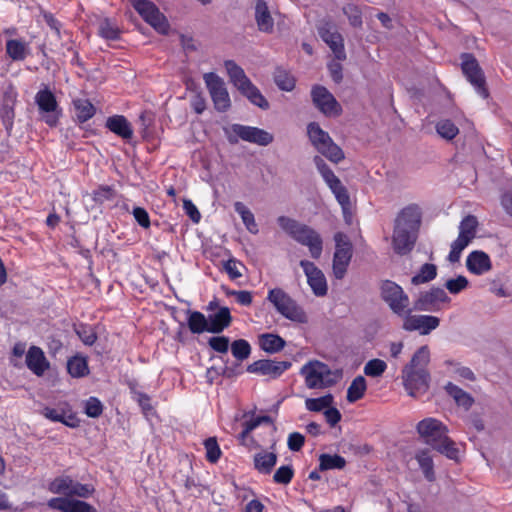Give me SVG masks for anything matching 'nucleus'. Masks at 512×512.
<instances>
[{
  "label": "nucleus",
  "mask_w": 512,
  "mask_h": 512,
  "mask_svg": "<svg viewBox=\"0 0 512 512\" xmlns=\"http://www.w3.org/2000/svg\"><path fill=\"white\" fill-rule=\"evenodd\" d=\"M429 361L430 351L427 346H422L402 369L403 385L409 396L418 397L428 390L430 374L427 366Z\"/></svg>",
  "instance_id": "nucleus-1"
},
{
  "label": "nucleus",
  "mask_w": 512,
  "mask_h": 512,
  "mask_svg": "<svg viewBox=\"0 0 512 512\" xmlns=\"http://www.w3.org/2000/svg\"><path fill=\"white\" fill-rule=\"evenodd\" d=\"M417 432L423 441L451 460H458L459 449L448 436V428L440 420L425 418L417 424Z\"/></svg>",
  "instance_id": "nucleus-2"
},
{
  "label": "nucleus",
  "mask_w": 512,
  "mask_h": 512,
  "mask_svg": "<svg viewBox=\"0 0 512 512\" xmlns=\"http://www.w3.org/2000/svg\"><path fill=\"white\" fill-rule=\"evenodd\" d=\"M277 223L293 240L307 247L313 259L321 257L323 239L315 229L287 216L278 217Z\"/></svg>",
  "instance_id": "nucleus-3"
},
{
  "label": "nucleus",
  "mask_w": 512,
  "mask_h": 512,
  "mask_svg": "<svg viewBox=\"0 0 512 512\" xmlns=\"http://www.w3.org/2000/svg\"><path fill=\"white\" fill-rule=\"evenodd\" d=\"M308 389L323 390L331 388L342 379L340 370L332 369L324 362L310 360L299 371Z\"/></svg>",
  "instance_id": "nucleus-4"
},
{
  "label": "nucleus",
  "mask_w": 512,
  "mask_h": 512,
  "mask_svg": "<svg viewBox=\"0 0 512 512\" xmlns=\"http://www.w3.org/2000/svg\"><path fill=\"white\" fill-rule=\"evenodd\" d=\"M313 162L317 171L322 176L324 182L334 194L337 202L340 204L346 222H350V196L346 187L341 183L340 179L334 174L326 162L320 157L315 156Z\"/></svg>",
  "instance_id": "nucleus-5"
},
{
  "label": "nucleus",
  "mask_w": 512,
  "mask_h": 512,
  "mask_svg": "<svg viewBox=\"0 0 512 512\" xmlns=\"http://www.w3.org/2000/svg\"><path fill=\"white\" fill-rule=\"evenodd\" d=\"M307 130L313 146L329 161L337 164L344 159L342 149L333 142L329 134L322 130L317 123H310Z\"/></svg>",
  "instance_id": "nucleus-6"
},
{
  "label": "nucleus",
  "mask_w": 512,
  "mask_h": 512,
  "mask_svg": "<svg viewBox=\"0 0 512 512\" xmlns=\"http://www.w3.org/2000/svg\"><path fill=\"white\" fill-rule=\"evenodd\" d=\"M225 133L231 144H236L241 139L259 146H267L274 140V136L264 129L241 124L231 125L225 129Z\"/></svg>",
  "instance_id": "nucleus-7"
},
{
  "label": "nucleus",
  "mask_w": 512,
  "mask_h": 512,
  "mask_svg": "<svg viewBox=\"0 0 512 512\" xmlns=\"http://www.w3.org/2000/svg\"><path fill=\"white\" fill-rule=\"evenodd\" d=\"M267 298L278 313L285 318L298 323L307 322V315L304 310L282 289H271Z\"/></svg>",
  "instance_id": "nucleus-8"
},
{
  "label": "nucleus",
  "mask_w": 512,
  "mask_h": 512,
  "mask_svg": "<svg viewBox=\"0 0 512 512\" xmlns=\"http://www.w3.org/2000/svg\"><path fill=\"white\" fill-rule=\"evenodd\" d=\"M380 291L381 298L393 313L398 316H403L404 314L411 312V309L409 308V297L401 286L393 281L385 280L381 284Z\"/></svg>",
  "instance_id": "nucleus-9"
},
{
  "label": "nucleus",
  "mask_w": 512,
  "mask_h": 512,
  "mask_svg": "<svg viewBox=\"0 0 512 512\" xmlns=\"http://www.w3.org/2000/svg\"><path fill=\"white\" fill-rule=\"evenodd\" d=\"M477 228L478 220L473 215L466 216L460 222L458 237L452 242L451 250L448 255V260L451 263L459 261L462 251L476 237Z\"/></svg>",
  "instance_id": "nucleus-10"
},
{
  "label": "nucleus",
  "mask_w": 512,
  "mask_h": 512,
  "mask_svg": "<svg viewBox=\"0 0 512 512\" xmlns=\"http://www.w3.org/2000/svg\"><path fill=\"white\" fill-rule=\"evenodd\" d=\"M203 80L218 112H226L231 107V99L224 80L213 72L205 73Z\"/></svg>",
  "instance_id": "nucleus-11"
},
{
  "label": "nucleus",
  "mask_w": 512,
  "mask_h": 512,
  "mask_svg": "<svg viewBox=\"0 0 512 512\" xmlns=\"http://www.w3.org/2000/svg\"><path fill=\"white\" fill-rule=\"evenodd\" d=\"M130 2L141 17L156 31L161 34L168 33L169 23L153 2L149 0H130Z\"/></svg>",
  "instance_id": "nucleus-12"
},
{
  "label": "nucleus",
  "mask_w": 512,
  "mask_h": 512,
  "mask_svg": "<svg viewBox=\"0 0 512 512\" xmlns=\"http://www.w3.org/2000/svg\"><path fill=\"white\" fill-rule=\"evenodd\" d=\"M35 103L45 123L51 127L56 126L61 115V109L52 91L47 87L39 90L35 95Z\"/></svg>",
  "instance_id": "nucleus-13"
},
{
  "label": "nucleus",
  "mask_w": 512,
  "mask_h": 512,
  "mask_svg": "<svg viewBox=\"0 0 512 512\" xmlns=\"http://www.w3.org/2000/svg\"><path fill=\"white\" fill-rule=\"evenodd\" d=\"M462 71L476 92L484 99L489 96L481 67L471 54L462 55Z\"/></svg>",
  "instance_id": "nucleus-14"
},
{
  "label": "nucleus",
  "mask_w": 512,
  "mask_h": 512,
  "mask_svg": "<svg viewBox=\"0 0 512 512\" xmlns=\"http://www.w3.org/2000/svg\"><path fill=\"white\" fill-rule=\"evenodd\" d=\"M450 297L440 287H433L428 291L421 292L413 303L414 310L437 312L443 304H449Z\"/></svg>",
  "instance_id": "nucleus-15"
},
{
  "label": "nucleus",
  "mask_w": 512,
  "mask_h": 512,
  "mask_svg": "<svg viewBox=\"0 0 512 512\" xmlns=\"http://www.w3.org/2000/svg\"><path fill=\"white\" fill-rule=\"evenodd\" d=\"M311 96L314 105L321 113L328 117L339 116L342 112L341 105L335 97L323 86L312 88Z\"/></svg>",
  "instance_id": "nucleus-16"
},
{
  "label": "nucleus",
  "mask_w": 512,
  "mask_h": 512,
  "mask_svg": "<svg viewBox=\"0 0 512 512\" xmlns=\"http://www.w3.org/2000/svg\"><path fill=\"white\" fill-rule=\"evenodd\" d=\"M403 317L402 328L406 331H418L421 335L429 334L440 325V319L432 315H416L408 312Z\"/></svg>",
  "instance_id": "nucleus-17"
},
{
  "label": "nucleus",
  "mask_w": 512,
  "mask_h": 512,
  "mask_svg": "<svg viewBox=\"0 0 512 512\" xmlns=\"http://www.w3.org/2000/svg\"><path fill=\"white\" fill-rule=\"evenodd\" d=\"M300 266L307 277V283L314 295L318 297L325 296L328 291V285L323 272L313 262L308 260H301Z\"/></svg>",
  "instance_id": "nucleus-18"
},
{
  "label": "nucleus",
  "mask_w": 512,
  "mask_h": 512,
  "mask_svg": "<svg viewBox=\"0 0 512 512\" xmlns=\"http://www.w3.org/2000/svg\"><path fill=\"white\" fill-rule=\"evenodd\" d=\"M422 211L418 204H409L398 213L394 226L418 233Z\"/></svg>",
  "instance_id": "nucleus-19"
},
{
  "label": "nucleus",
  "mask_w": 512,
  "mask_h": 512,
  "mask_svg": "<svg viewBox=\"0 0 512 512\" xmlns=\"http://www.w3.org/2000/svg\"><path fill=\"white\" fill-rule=\"evenodd\" d=\"M290 367L291 362L289 361L259 360L249 365L248 371L276 378Z\"/></svg>",
  "instance_id": "nucleus-20"
},
{
  "label": "nucleus",
  "mask_w": 512,
  "mask_h": 512,
  "mask_svg": "<svg viewBox=\"0 0 512 512\" xmlns=\"http://www.w3.org/2000/svg\"><path fill=\"white\" fill-rule=\"evenodd\" d=\"M319 34L322 40L329 46L337 60L341 61L346 59L343 37L335 28L330 26L321 27Z\"/></svg>",
  "instance_id": "nucleus-21"
},
{
  "label": "nucleus",
  "mask_w": 512,
  "mask_h": 512,
  "mask_svg": "<svg viewBox=\"0 0 512 512\" xmlns=\"http://www.w3.org/2000/svg\"><path fill=\"white\" fill-rule=\"evenodd\" d=\"M416 239V232L394 226L392 245L396 253L404 255L410 252L414 247Z\"/></svg>",
  "instance_id": "nucleus-22"
},
{
  "label": "nucleus",
  "mask_w": 512,
  "mask_h": 512,
  "mask_svg": "<svg viewBox=\"0 0 512 512\" xmlns=\"http://www.w3.org/2000/svg\"><path fill=\"white\" fill-rule=\"evenodd\" d=\"M47 505L61 512H97L90 504L70 498H51Z\"/></svg>",
  "instance_id": "nucleus-23"
},
{
  "label": "nucleus",
  "mask_w": 512,
  "mask_h": 512,
  "mask_svg": "<svg viewBox=\"0 0 512 512\" xmlns=\"http://www.w3.org/2000/svg\"><path fill=\"white\" fill-rule=\"evenodd\" d=\"M466 267L472 274L483 275L492 269V263L487 253L475 250L467 256Z\"/></svg>",
  "instance_id": "nucleus-24"
},
{
  "label": "nucleus",
  "mask_w": 512,
  "mask_h": 512,
  "mask_svg": "<svg viewBox=\"0 0 512 512\" xmlns=\"http://www.w3.org/2000/svg\"><path fill=\"white\" fill-rule=\"evenodd\" d=\"M26 365L37 376H42L49 368L44 352L37 346H31L27 351Z\"/></svg>",
  "instance_id": "nucleus-25"
},
{
  "label": "nucleus",
  "mask_w": 512,
  "mask_h": 512,
  "mask_svg": "<svg viewBox=\"0 0 512 512\" xmlns=\"http://www.w3.org/2000/svg\"><path fill=\"white\" fill-rule=\"evenodd\" d=\"M106 127L111 132L126 141H129L133 138L134 131L132 125L123 115H114L108 117L106 120Z\"/></svg>",
  "instance_id": "nucleus-26"
},
{
  "label": "nucleus",
  "mask_w": 512,
  "mask_h": 512,
  "mask_svg": "<svg viewBox=\"0 0 512 512\" xmlns=\"http://www.w3.org/2000/svg\"><path fill=\"white\" fill-rule=\"evenodd\" d=\"M255 21L258 29L264 33H271L274 27V19L264 0L255 3Z\"/></svg>",
  "instance_id": "nucleus-27"
},
{
  "label": "nucleus",
  "mask_w": 512,
  "mask_h": 512,
  "mask_svg": "<svg viewBox=\"0 0 512 512\" xmlns=\"http://www.w3.org/2000/svg\"><path fill=\"white\" fill-rule=\"evenodd\" d=\"M352 257V246L336 248L333 257V274L337 279H342Z\"/></svg>",
  "instance_id": "nucleus-28"
},
{
  "label": "nucleus",
  "mask_w": 512,
  "mask_h": 512,
  "mask_svg": "<svg viewBox=\"0 0 512 512\" xmlns=\"http://www.w3.org/2000/svg\"><path fill=\"white\" fill-rule=\"evenodd\" d=\"M208 328L209 333H220L231 323L230 310L227 307H221L216 313L209 315Z\"/></svg>",
  "instance_id": "nucleus-29"
},
{
  "label": "nucleus",
  "mask_w": 512,
  "mask_h": 512,
  "mask_svg": "<svg viewBox=\"0 0 512 512\" xmlns=\"http://www.w3.org/2000/svg\"><path fill=\"white\" fill-rule=\"evenodd\" d=\"M42 414L47 419L54 422H61L68 427H77L79 425V421L76 416L70 411H65L64 409H56L46 407L43 409Z\"/></svg>",
  "instance_id": "nucleus-30"
},
{
  "label": "nucleus",
  "mask_w": 512,
  "mask_h": 512,
  "mask_svg": "<svg viewBox=\"0 0 512 512\" xmlns=\"http://www.w3.org/2000/svg\"><path fill=\"white\" fill-rule=\"evenodd\" d=\"M227 74L230 78L231 83L241 91L248 84L251 83L249 78L246 76L244 70L232 60H227L224 63Z\"/></svg>",
  "instance_id": "nucleus-31"
},
{
  "label": "nucleus",
  "mask_w": 512,
  "mask_h": 512,
  "mask_svg": "<svg viewBox=\"0 0 512 512\" xmlns=\"http://www.w3.org/2000/svg\"><path fill=\"white\" fill-rule=\"evenodd\" d=\"M17 101V93L8 92L5 96L4 103L0 109V118L7 131H10L14 120V104Z\"/></svg>",
  "instance_id": "nucleus-32"
},
{
  "label": "nucleus",
  "mask_w": 512,
  "mask_h": 512,
  "mask_svg": "<svg viewBox=\"0 0 512 512\" xmlns=\"http://www.w3.org/2000/svg\"><path fill=\"white\" fill-rule=\"evenodd\" d=\"M415 459L422 470L424 477L430 482L434 481L435 472L431 451L427 448L420 449L415 453Z\"/></svg>",
  "instance_id": "nucleus-33"
},
{
  "label": "nucleus",
  "mask_w": 512,
  "mask_h": 512,
  "mask_svg": "<svg viewBox=\"0 0 512 512\" xmlns=\"http://www.w3.org/2000/svg\"><path fill=\"white\" fill-rule=\"evenodd\" d=\"M445 390L448 395L454 399L458 406L463 407L465 410H469L472 407L474 399L463 389L449 382L446 384Z\"/></svg>",
  "instance_id": "nucleus-34"
},
{
  "label": "nucleus",
  "mask_w": 512,
  "mask_h": 512,
  "mask_svg": "<svg viewBox=\"0 0 512 512\" xmlns=\"http://www.w3.org/2000/svg\"><path fill=\"white\" fill-rule=\"evenodd\" d=\"M258 342L260 348L270 354L281 351L286 344L282 337L271 333L261 334Z\"/></svg>",
  "instance_id": "nucleus-35"
},
{
  "label": "nucleus",
  "mask_w": 512,
  "mask_h": 512,
  "mask_svg": "<svg viewBox=\"0 0 512 512\" xmlns=\"http://www.w3.org/2000/svg\"><path fill=\"white\" fill-rule=\"evenodd\" d=\"M276 462L277 455L273 452L261 451L254 456V466L260 473H270Z\"/></svg>",
  "instance_id": "nucleus-36"
},
{
  "label": "nucleus",
  "mask_w": 512,
  "mask_h": 512,
  "mask_svg": "<svg viewBox=\"0 0 512 512\" xmlns=\"http://www.w3.org/2000/svg\"><path fill=\"white\" fill-rule=\"evenodd\" d=\"M6 53L14 61H22L29 54V46L26 42L11 39L6 42Z\"/></svg>",
  "instance_id": "nucleus-37"
},
{
  "label": "nucleus",
  "mask_w": 512,
  "mask_h": 512,
  "mask_svg": "<svg viewBox=\"0 0 512 512\" xmlns=\"http://www.w3.org/2000/svg\"><path fill=\"white\" fill-rule=\"evenodd\" d=\"M187 324L194 334L209 332L207 317L198 311H188Z\"/></svg>",
  "instance_id": "nucleus-38"
},
{
  "label": "nucleus",
  "mask_w": 512,
  "mask_h": 512,
  "mask_svg": "<svg viewBox=\"0 0 512 512\" xmlns=\"http://www.w3.org/2000/svg\"><path fill=\"white\" fill-rule=\"evenodd\" d=\"M234 209L240 215L246 229L252 234H257L259 232L258 225L250 209L242 202H235Z\"/></svg>",
  "instance_id": "nucleus-39"
},
{
  "label": "nucleus",
  "mask_w": 512,
  "mask_h": 512,
  "mask_svg": "<svg viewBox=\"0 0 512 512\" xmlns=\"http://www.w3.org/2000/svg\"><path fill=\"white\" fill-rule=\"evenodd\" d=\"M367 389L366 380L363 376H357L353 379L347 389V401L354 403L361 399Z\"/></svg>",
  "instance_id": "nucleus-40"
},
{
  "label": "nucleus",
  "mask_w": 512,
  "mask_h": 512,
  "mask_svg": "<svg viewBox=\"0 0 512 512\" xmlns=\"http://www.w3.org/2000/svg\"><path fill=\"white\" fill-rule=\"evenodd\" d=\"M435 128L438 135L447 141L453 140L459 134V127L450 119L439 120Z\"/></svg>",
  "instance_id": "nucleus-41"
},
{
  "label": "nucleus",
  "mask_w": 512,
  "mask_h": 512,
  "mask_svg": "<svg viewBox=\"0 0 512 512\" xmlns=\"http://www.w3.org/2000/svg\"><path fill=\"white\" fill-rule=\"evenodd\" d=\"M333 403L334 397L329 393L318 398H307L305 400V408L311 412H324Z\"/></svg>",
  "instance_id": "nucleus-42"
},
{
  "label": "nucleus",
  "mask_w": 512,
  "mask_h": 512,
  "mask_svg": "<svg viewBox=\"0 0 512 512\" xmlns=\"http://www.w3.org/2000/svg\"><path fill=\"white\" fill-rule=\"evenodd\" d=\"M240 93L247 97L254 105L262 109H268L269 104L267 100L263 97L259 89L253 85L252 82L248 84L244 89H242Z\"/></svg>",
  "instance_id": "nucleus-43"
},
{
  "label": "nucleus",
  "mask_w": 512,
  "mask_h": 512,
  "mask_svg": "<svg viewBox=\"0 0 512 512\" xmlns=\"http://www.w3.org/2000/svg\"><path fill=\"white\" fill-rule=\"evenodd\" d=\"M319 468L320 470L330 469H343L346 465V460L337 454H322L319 457Z\"/></svg>",
  "instance_id": "nucleus-44"
},
{
  "label": "nucleus",
  "mask_w": 512,
  "mask_h": 512,
  "mask_svg": "<svg viewBox=\"0 0 512 512\" xmlns=\"http://www.w3.org/2000/svg\"><path fill=\"white\" fill-rule=\"evenodd\" d=\"M67 369L72 377H83L88 374V365L84 357L74 356L68 360Z\"/></svg>",
  "instance_id": "nucleus-45"
},
{
  "label": "nucleus",
  "mask_w": 512,
  "mask_h": 512,
  "mask_svg": "<svg viewBox=\"0 0 512 512\" xmlns=\"http://www.w3.org/2000/svg\"><path fill=\"white\" fill-rule=\"evenodd\" d=\"M437 275V267L431 263H425L420 268V271L414 275L411 282L414 285L424 284L433 280Z\"/></svg>",
  "instance_id": "nucleus-46"
},
{
  "label": "nucleus",
  "mask_w": 512,
  "mask_h": 512,
  "mask_svg": "<svg viewBox=\"0 0 512 512\" xmlns=\"http://www.w3.org/2000/svg\"><path fill=\"white\" fill-rule=\"evenodd\" d=\"M76 116L80 122H86L95 114V108L91 102L86 99H77L74 101Z\"/></svg>",
  "instance_id": "nucleus-47"
},
{
  "label": "nucleus",
  "mask_w": 512,
  "mask_h": 512,
  "mask_svg": "<svg viewBox=\"0 0 512 512\" xmlns=\"http://www.w3.org/2000/svg\"><path fill=\"white\" fill-rule=\"evenodd\" d=\"M73 480L69 477H58L49 484V491L54 494H63L70 497Z\"/></svg>",
  "instance_id": "nucleus-48"
},
{
  "label": "nucleus",
  "mask_w": 512,
  "mask_h": 512,
  "mask_svg": "<svg viewBox=\"0 0 512 512\" xmlns=\"http://www.w3.org/2000/svg\"><path fill=\"white\" fill-rule=\"evenodd\" d=\"M231 352L237 360L243 361L249 357L251 353V347L246 340L239 339L235 340L231 344Z\"/></svg>",
  "instance_id": "nucleus-49"
},
{
  "label": "nucleus",
  "mask_w": 512,
  "mask_h": 512,
  "mask_svg": "<svg viewBox=\"0 0 512 512\" xmlns=\"http://www.w3.org/2000/svg\"><path fill=\"white\" fill-rule=\"evenodd\" d=\"M275 82L277 86L285 91H291L293 90L295 86V80L294 78L287 73L286 71L282 69H277L275 72Z\"/></svg>",
  "instance_id": "nucleus-50"
},
{
  "label": "nucleus",
  "mask_w": 512,
  "mask_h": 512,
  "mask_svg": "<svg viewBox=\"0 0 512 512\" xmlns=\"http://www.w3.org/2000/svg\"><path fill=\"white\" fill-rule=\"evenodd\" d=\"M387 368L386 363L380 359H372L365 364L364 373L367 376L379 377Z\"/></svg>",
  "instance_id": "nucleus-51"
},
{
  "label": "nucleus",
  "mask_w": 512,
  "mask_h": 512,
  "mask_svg": "<svg viewBox=\"0 0 512 512\" xmlns=\"http://www.w3.org/2000/svg\"><path fill=\"white\" fill-rule=\"evenodd\" d=\"M204 446L206 449L207 460L211 463H216L221 456V450L216 438H208L207 440H205Z\"/></svg>",
  "instance_id": "nucleus-52"
},
{
  "label": "nucleus",
  "mask_w": 512,
  "mask_h": 512,
  "mask_svg": "<svg viewBox=\"0 0 512 512\" xmlns=\"http://www.w3.org/2000/svg\"><path fill=\"white\" fill-rule=\"evenodd\" d=\"M468 285H469V281L463 275H459V276H457L456 278H453V279H448L446 281V283H445L446 289L451 294H458V293H460L461 291L465 290L468 287Z\"/></svg>",
  "instance_id": "nucleus-53"
},
{
  "label": "nucleus",
  "mask_w": 512,
  "mask_h": 512,
  "mask_svg": "<svg viewBox=\"0 0 512 512\" xmlns=\"http://www.w3.org/2000/svg\"><path fill=\"white\" fill-rule=\"evenodd\" d=\"M223 268L230 279L235 280L242 277L241 269L244 268V265L235 258H230L223 263Z\"/></svg>",
  "instance_id": "nucleus-54"
},
{
  "label": "nucleus",
  "mask_w": 512,
  "mask_h": 512,
  "mask_svg": "<svg viewBox=\"0 0 512 512\" xmlns=\"http://www.w3.org/2000/svg\"><path fill=\"white\" fill-rule=\"evenodd\" d=\"M343 12L348 17L352 26L360 27L362 25V13L358 6L347 4L343 8Z\"/></svg>",
  "instance_id": "nucleus-55"
},
{
  "label": "nucleus",
  "mask_w": 512,
  "mask_h": 512,
  "mask_svg": "<svg viewBox=\"0 0 512 512\" xmlns=\"http://www.w3.org/2000/svg\"><path fill=\"white\" fill-rule=\"evenodd\" d=\"M99 34L105 39L115 40L118 38L119 31L113 23L104 19L99 24Z\"/></svg>",
  "instance_id": "nucleus-56"
},
{
  "label": "nucleus",
  "mask_w": 512,
  "mask_h": 512,
  "mask_svg": "<svg viewBox=\"0 0 512 512\" xmlns=\"http://www.w3.org/2000/svg\"><path fill=\"white\" fill-rule=\"evenodd\" d=\"M103 412V405L96 397H90L85 402V413L88 417L97 418Z\"/></svg>",
  "instance_id": "nucleus-57"
},
{
  "label": "nucleus",
  "mask_w": 512,
  "mask_h": 512,
  "mask_svg": "<svg viewBox=\"0 0 512 512\" xmlns=\"http://www.w3.org/2000/svg\"><path fill=\"white\" fill-rule=\"evenodd\" d=\"M293 469L289 465L281 466L279 467L274 476L273 479L278 484H288L290 483L292 477H293Z\"/></svg>",
  "instance_id": "nucleus-58"
},
{
  "label": "nucleus",
  "mask_w": 512,
  "mask_h": 512,
  "mask_svg": "<svg viewBox=\"0 0 512 512\" xmlns=\"http://www.w3.org/2000/svg\"><path fill=\"white\" fill-rule=\"evenodd\" d=\"M208 343L213 350L219 353H227L229 349V338L225 336L211 337Z\"/></svg>",
  "instance_id": "nucleus-59"
},
{
  "label": "nucleus",
  "mask_w": 512,
  "mask_h": 512,
  "mask_svg": "<svg viewBox=\"0 0 512 512\" xmlns=\"http://www.w3.org/2000/svg\"><path fill=\"white\" fill-rule=\"evenodd\" d=\"M93 491H94V488L91 485L81 484V483L73 481L72 487H71V492H70V497L78 496V497L87 498L93 493Z\"/></svg>",
  "instance_id": "nucleus-60"
},
{
  "label": "nucleus",
  "mask_w": 512,
  "mask_h": 512,
  "mask_svg": "<svg viewBox=\"0 0 512 512\" xmlns=\"http://www.w3.org/2000/svg\"><path fill=\"white\" fill-rule=\"evenodd\" d=\"M76 332L85 345H93L97 339L96 333L91 327L80 326Z\"/></svg>",
  "instance_id": "nucleus-61"
},
{
  "label": "nucleus",
  "mask_w": 512,
  "mask_h": 512,
  "mask_svg": "<svg viewBox=\"0 0 512 512\" xmlns=\"http://www.w3.org/2000/svg\"><path fill=\"white\" fill-rule=\"evenodd\" d=\"M132 215L137 223L147 229L150 227V217L148 212L142 207H134L132 211Z\"/></svg>",
  "instance_id": "nucleus-62"
},
{
  "label": "nucleus",
  "mask_w": 512,
  "mask_h": 512,
  "mask_svg": "<svg viewBox=\"0 0 512 512\" xmlns=\"http://www.w3.org/2000/svg\"><path fill=\"white\" fill-rule=\"evenodd\" d=\"M304 442L305 437L301 433L293 432L288 436L287 445L290 450L299 451L304 445Z\"/></svg>",
  "instance_id": "nucleus-63"
},
{
  "label": "nucleus",
  "mask_w": 512,
  "mask_h": 512,
  "mask_svg": "<svg viewBox=\"0 0 512 512\" xmlns=\"http://www.w3.org/2000/svg\"><path fill=\"white\" fill-rule=\"evenodd\" d=\"M323 413L327 423L331 426H335L341 420V413L333 405L329 406Z\"/></svg>",
  "instance_id": "nucleus-64"
}]
</instances>
